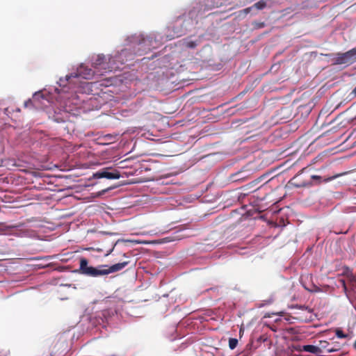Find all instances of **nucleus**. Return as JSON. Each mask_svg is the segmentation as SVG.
I'll list each match as a JSON object with an SVG mask.
<instances>
[{"instance_id":"11","label":"nucleus","mask_w":356,"mask_h":356,"mask_svg":"<svg viewBox=\"0 0 356 356\" xmlns=\"http://www.w3.org/2000/svg\"><path fill=\"white\" fill-rule=\"evenodd\" d=\"M266 6V1L265 0H261L255 3L252 7L256 8L258 10H262Z\"/></svg>"},{"instance_id":"3","label":"nucleus","mask_w":356,"mask_h":356,"mask_svg":"<svg viewBox=\"0 0 356 356\" xmlns=\"http://www.w3.org/2000/svg\"><path fill=\"white\" fill-rule=\"evenodd\" d=\"M353 55L350 50L345 53H338L332 59V65H350L355 62V58L353 57Z\"/></svg>"},{"instance_id":"2","label":"nucleus","mask_w":356,"mask_h":356,"mask_svg":"<svg viewBox=\"0 0 356 356\" xmlns=\"http://www.w3.org/2000/svg\"><path fill=\"white\" fill-rule=\"evenodd\" d=\"M94 76V72L92 69L88 68L86 66H84L81 65L77 70V72L72 73L70 75H66L65 80H63L62 78L60 79V86H66V84L64 83L65 81H67L68 84L74 83L72 81V79H77L79 77H82L84 79H90Z\"/></svg>"},{"instance_id":"15","label":"nucleus","mask_w":356,"mask_h":356,"mask_svg":"<svg viewBox=\"0 0 356 356\" xmlns=\"http://www.w3.org/2000/svg\"><path fill=\"white\" fill-rule=\"evenodd\" d=\"M254 26L256 29H261L265 26V23L264 22H254Z\"/></svg>"},{"instance_id":"19","label":"nucleus","mask_w":356,"mask_h":356,"mask_svg":"<svg viewBox=\"0 0 356 356\" xmlns=\"http://www.w3.org/2000/svg\"><path fill=\"white\" fill-rule=\"evenodd\" d=\"M351 51V53L353 54V57H355V62H356V48H354V49H352L350 50Z\"/></svg>"},{"instance_id":"25","label":"nucleus","mask_w":356,"mask_h":356,"mask_svg":"<svg viewBox=\"0 0 356 356\" xmlns=\"http://www.w3.org/2000/svg\"><path fill=\"white\" fill-rule=\"evenodd\" d=\"M108 191V189H106V190H104V191H102V193L103 194V193H105L106 191Z\"/></svg>"},{"instance_id":"20","label":"nucleus","mask_w":356,"mask_h":356,"mask_svg":"<svg viewBox=\"0 0 356 356\" xmlns=\"http://www.w3.org/2000/svg\"><path fill=\"white\" fill-rule=\"evenodd\" d=\"M31 104H32V102H31V99H29L28 101L25 102V103H24V106L26 107H28V106H29Z\"/></svg>"},{"instance_id":"6","label":"nucleus","mask_w":356,"mask_h":356,"mask_svg":"<svg viewBox=\"0 0 356 356\" xmlns=\"http://www.w3.org/2000/svg\"><path fill=\"white\" fill-rule=\"evenodd\" d=\"M106 56L103 54L97 55L95 59L92 62V66L95 69L104 70L108 71H111V69L108 67V64L106 63Z\"/></svg>"},{"instance_id":"5","label":"nucleus","mask_w":356,"mask_h":356,"mask_svg":"<svg viewBox=\"0 0 356 356\" xmlns=\"http://www.w3.org/2000/svg\"><path fill=\"white\" fill-rule=\"evenodd\" d=\"M109 168H103L93 174L92 177L95 179L106 178L108 179H118L121 175L118 170H115L113 172H108Z\"/></svg>"},{"instance_id":"21","label":"nucleus","mask_w":356,"mask_h":356,"mask_svg":"<svg viewBox=\"0 0 356 356\" xmlns=\"http://www.w3.org/2000/svg\"><path fill=\"white\" fill-rule=\"evenodd\" d=\"M134 242H135L137 244H141V243H143V244H147L148 243L146 241H134Z\"/></svg>"},{"instance_id":"4","label":"nucleus","mask_w":356,"mask_h":356,"mask_svg":"<svg viewBox=\"0 0 356 356\" xmlns=\"http://www.w3.org/2000/svg\"><path fill=\"white\" fill-rule=\"evenodd\" d=\"M307 168H303L298 175L294 176L289 181V184L296 188L306 187L312 185V181L308 178L303 177L307 172Z\"/></svg>"},{"instance_id":"23","label":"nucleus","mask_w":356,"mask_h":356,"mask_svg":"<svg viewBox=\"0 0 356 356\" xmlns=\"http://www.w3.org/2000/svg\"><path fill=\"white\" fill-rule=\"evenodd\" d=\"M323 55L326 57H331V56H334V54H323Z\"/></svg>"},{"instance_id":"1","label":"nucleus","mask_w":356,"mask_h":356,"mask_svg":"<svg viewBox=\"0 0 356 356\" xmlns=\"http://www.w3.org/2000/svg\"><path fill=\"white\" fill-rule=\"evenodd\" d=\"M129 263V261H123L110 266L108 265H99L98 267L95 268L88 266V261L86 258H81L79 271L87 276L96 277L120 271L126 267Z\"/></svg>"},{"instance_id":"17","label":"nucleus","mask_w":356,"mask_h":356,"mask_svg":"<svg viewBox=\"0 0 356 356\" xmlns=\"http://www.w3.org/2000/svg\"><path fill=\"white\" fill-rule=\"evenodd\" d=\"M252 8H253L252 6V7L246 8L244 10H243L242 12L243 13H245V14H248V13H249L251 11Z\"/></svg>"},{"instance_id":"22","label":"nucleus","mask_w":356,"mask_h":356,"mask_svg":"<svg viewBox=\"0 0 356 356\" xmlns=\"http://www.w3.org/2000/svg\"><path fill=\"white\" fill-rule=\"evenodd\" d=\"M351 95H353L354 97H356V87L351 92Z\"/></svg>"},{"instance_id":"16","label":"nucleus","mask_w":356,"mask_h":356,"mask_svg":"<svg viewBox=\"0 0 356 356\" xmlns=\"http://www.w3.org/2000/svg\"><path fill=\"white\" fill-rule=\"evenodd\" d=\"M307 178L311 181L312 179H320L321 177L318 175H310Z\"/></svg>"},{"instance_id":"13","label":"nucleus","mask_w":356,"mask_h":356,"mask_svg":"<svg viewBox=\"0 0 356 356\" xmlns=\"http://www.w3.org/2000/svg\"><path fill=\"white\" fill-rule=\"evenodd\" d=\"M238 344V340L234 338H230L229 340V347L230 349H234Z\"/></svg>"},{"instance_id":"9","label":"nucleus","mask_w":356,"mask_h":356,"mask_svg":"<svg viewBox=\"0 0 356 356\" xmlns=\"http://www.w3.org/2000/svg\"><path fill=\"white\" fill-rule=\"evenodd\" d=\"M320 345L321 348L325 350L327 353H332L337 350V348L330 347V344L326 341H321Z\"/></svg>"},{"instance_id":"12","label":"nucleus","mask_w":356,"mask_h":356,"mask_svg":"<svg viewBox=\"0 0 356 356\" xmlns=\"http://www.w3.org/2000/svg\"><path fill=\"white\" fill-rule=\"evenodd\" d=\"M241 174L242 172H238L234 175H232V180L234 181H241V180H244L245 179V177L243 176H241Z\"/></svg>"},{"instance_id":"10","label":"nucleus","mask_w":356,"mask_h":356,"mask_svg":"<svg viewBox=\"0 0 356 356\" xmlns=\"http://www.w3.org/2000/svg\"><path fill=\"white\" fill-rule=\"evenodd\" d=\"M14 227L13 226H8V225H6L3 222H0V232L1 234H8V232L12 229Z\"/></svg>"},{"instance_id":"7","label":"nucleus","mask_w":356,"mask_h":356,"mask_svg":"<svg viewBox=\"0 0 356 356\" xmlns=\"http://www.w3.org/2000/svg\"><path fill=\"white\" fill-rule=\"evenodd\" d=\"M201 43L200 38L196 39L195 40H192L191 38H186L181 40V44L184 47L187 49H195L197 46H199Z\"/></svg>"},{"instance_id":"18","label":"nucleus","mask_w":356,"mask_h":356,"mask_svg":"<svg viewBox=\"0 0 356 356\" xmlns=\"http://www.w3.org/2000/svg\"><path fill=\"white\" fill-rule=\"evenodd\" d=\"M340 282L341 283V285H342V286H343V288L344 291H346L347 287H346V282H345V280H340Z\"/></svg>"},{"instance_id":"8","label":"nucleus","mask_w":356,"mask_h":356,"mask_svg":"<svg viewBox=\"0 0 356 356\" xmlns=\"http://www.w3.org/2000/svg\"><path fill=\"white\" fill-rule=\"evenodd\" d=\"M300 352H308L313 354H319L321 353V348L314 345H305L300 346L299 348H296Z\"/></svg>"},{"instance_id":"24","label":"nucleus","mask_w":356,"mask_h":356,"mask_svg":"<svg viewBox=\"0 0 356 356\" xmlns=\"http://www.w3.org/2000/svg\"><path fill=\"white\" fill-rule=\"evenodd\" d=\"M83 84H85L86 86H88L90 83H87V82H84Z\"/></svg>"},{"instance_id":"14","label":"nucleus","mask_w":356,"mask_h":356,"mask_svg":"<svg viewBox=\"0 0 356 356\" xmlns=\"http://www.w3.org/2000/svg\"><path fill=\"white\" fill-rule=\"evenodd\" d=\"M335 333H336V336L338 338L343 339V338L347 337V334H344L343 332L340 328L336 329Z\"/></svg>"},{"instance_id":"26","label":"nucleus","mask_w":356,"mask_h":356,"mask_svg":"<svg viewBox=\"0 0 356 356\" xmlns=\"http://www.w3.org/2000/svg\"><path fill=\"white\" fill-rule=\"evenodd\" d=\"M354 347H355V348L356 349V340H355V343H354Z\"/></svg>"}]
</instances>
